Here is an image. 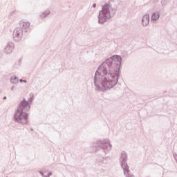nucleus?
I'll list each match as a JSON object with an SVG mask.
<instances>
[{"instance_id": "obj_20", "label": "nucleus", "mask_w": 177, "mask_h": 177, "mask_svg": "<svg viewBox=\"0 0 177 177\" xmlns=\"http://www.w3.org/2000/svg\"><path fill=\"white\" fill-rule=\"evenodd\" d=\"M13 89H15V87H14V86H12V87H11V91H13Z\"/></svg>"}, {"instance_id": "obj_1", "label": "nucleus", "mask_w": 177, "mask_h": 177, "mask_svg": "<svg viewBox=\"0 0 177 177\" xmlns=\"http://www.w3.org/2000/svg\"><path fill=\"white\" fill-rule=\"evenodd\" d=\"M122 58L113 55L105 60L95 73L93 82L95 91L105 92L118 84Z\"/></svg>"}, {"instance_id": "obj_6", "label": "nucleus", "mask_w": 177, "mask_h": 177, "mask_svg": "<svg viewBox=\"0 0 177 177\" xmlns=\"http://www.w3.org/2000/svg\"><path fill=\"white\" fill-rule=\"evenodd\" d=\"M26 34L23 30L17 27L14 30L12 33V38L16 42H19L23 38V35Z\"/></svg>"}, {"instance_id": "obj_14", "label": "nucleus", "mask_w": 177, "mask_h": 177, "mask_svg": "<svg viewBox=\"0 0 177 177\" xmlns=\"http://www.w3.org/2000/svg\"><path fill=\"white\" fill-rule=\"evenodd\" d=\"M32 100H34V95H32V96H30V97L27 101V102L30 106H31V104L32 103Z\"/></svg>"}, {"instance_id": "obj_2", "label": "nucleus", "mask_w": 177, "mask_h": 177, "mask_svg": "<svg viewBox=\"0 0 177 177\" xmlns=\"http://www.w3.org/2000/svg\"><path fill=\"white\" fill-rule=\"evenodd\" d=\"M117 10L113 8L110 4H104L102 6V10L100 11L98 15V24H104L109 21L111 17L115 15Z\"/></svg>"}, {"instance_id": "obj_17", "label": "nucleus", "mask_w": 177, "mask_h": 177, "mask_svg": "<svg viewBox=\"0 0 177 177\" xmlns=\"http://www.w3.org/2000/svg\"><path fill=\"white\" fill-rule=\"evenodd\" d=\"M52 175V172H48L47 176H44V177H49Z\"/></svg>"}, {"instance_id": "obj_23", "label": "nucleus", "mask_w": 177, "mask_h": 177, "mask_svg": "<svg viewBox=\"0 0 177 177\" xmlns=\"http://www.w3.org/2000/svg\"><path fill=\"white\" fill-rule=\"evenodd\" d=\"M110 1H114V0H110Z\"/></svg>"}, {"instance_id": "obj_18", "label": "nucleus", "mask_w": 177, "mask_h": 177, "mask_svg": "<svg viewBox=\"0 0 177 177\" xmlns=\"http://www.w3.org/2000/svg\"><path fill=\"white\" fill-rule=\"evenodd\" d=\"M39 174L40 175H42L43 177L45 176V175H44V173L42 171H39Z\"/></svg>"}, {"instance_id": "obj_16", "label": "nucleus", "mask_w": 177, "mask_h": 177, "mask_svg": "<svg viewBox=\"0 0 177 177\" xmlns=\"http://www.w3.org/2000/svg\"><path fill=\"white\" fill-rule=\"evenodd\" d=\"M19 82H25L26 83V82H27V80H23V79H20Z\"/></svg>"}, {"instance_id": "obj_22", "label": "nucleus", "mask_w": 177, "mask_h": 177, "mask_svg": "<svg viewBox=\"0 0 177 177\" xmlns=\"http://www.w3.org/2000/svg\"><path fill=\"white\" fill-rule=\"evenodd\" d=\"M3 99H4V100L6 99V96H4V97H3Z\"/></svg>"}, {"instance_id": "obj_9", "label": "nucleus", "mask_w": 177, "mask_h": 177, "mask_svg": "<svg viewBox=\"0 0 177 177\" xmlns=\"http://www.w3.org/2000/svg\"><path fill=\"white\" fill-rule=\"evenodd\" d=\"M15 48V44L13 42H8L7 46L4 48L5 53L9 54L12 53V50Z\"/></svg>"}, {"instance_id": "obj_5", "label": "nucleus", "mask_w": 177, "mask_h": 177, "mask_svg": "<svg viewBox=\"0 0 177 177\" xmlns=\"http://www.w3.org/2000/svg\"><path fill=\"white\" fill-rule=\"evenodd\" d=\"M94 147L97 149H102V150H104L105 153L110 151V150H111V147H113L111 144H110V140L107 139L97 141L94 145Z\"/></svg>"}, {"instance_id": "obj_15", "label": "nucleus", "mask_w": 177, "mask_h": 177, "mask_svg": "<svg viewBox=\"0 0 177 177\" xmlns=\"http://www.w3.org/2000/svg\"><path fill=\"white\" fill-rule=\"evenodd\" d=\"M161 5H162V6L167 5V0H162L161 1Z\"/></svg>"}, {"instance_id": "obj_11", "label": "nucleus", "mask_w": 177, "mask_h": 177, "mask_svg": "<svg viewBox=\"0 0 177 177\" xmlns=\"http://www.w3.org/2000/svg\"><path fill=\"white\" fill-rule=\"evenodd\" d=\"M159 19H160V12H154L152 14L151 20H153V21H157V20H158Z\"/></svg>"}, {"instance_id": "obj_19", "label": "nucleus", "mask_w": 177, "mask_h": 177, "mask_svg": "<svg viewBox=\"0 0 177 177\" xmlns=\"http://www.w3.org/2000/svg\"><path fill=\"white\" fill-rule=\"evenodd\" d=\"M93 8H96V3H94V4L93 5Z\"/></svg>"}, {"instance_id": "obj_13", "label": "nucleus", "mask_w": 177, "mask_h": 177, "mask_svg": "<svg viewBox=\"0 0 177 177\" xmlns=\"http://www.w3.org/2000/svg\"><path fill=\"white\" fill-rule=\"evenodd\" d=\"M10 82L12 84H17V82H19V79L16 76L11 77Z\"/></svg>"}, {"instance_id": "obj_10", "label": "nucleus", "mask_w": 177, "mask_h": 177, "mask_svg": "<svg viewBox=\"0 0 177 177\" xmlns=\"http://www.w3.org/2000/svg\"><path fill=\"white\" fill-rule=\"evenodd\" d=\"M149 23H150V15H149V14H146L142 17V24L144 27H146L147 26H149Z\"/></svg>"}, {"instance_id": "obj_7", "label": "nucleus", "mask_w": 177, "mask_h": 177, "mask_svg": "<svg viewBox=\"0 0 177 177\" xmlns=\"http://www.w3.org/2000/svg\"><path fill=\"white\" fill-rule=\"evenodd\" d=\"M28 103L29 102H28L27 100L24 98V100L19 103L17 110L27 113V111H29V110L31 109V106L30 104H28Z\"/></svg>"}, {"instance_id": "obj_8", "label": "nucleus", "mask_w": 177, "mask_h": 177, "mask_svg": "<svg viewBox=\"0 0 177 177\" xmlns=\"http://www.w3.org/2000/svg\"><path fill=\"white\" fill-rule=\"evenodd\" d=\"M17 28L21 30L25 34H27V32H30V22L21 21H19V26Z\"/></svg>"}, {"instance_id": "obj_21", "label": "nucleus", "mask_w": 177, "mask_h": 177, "mask_svg": "<svg viewBox=\"0 0 177 177\" xmlns=\"http://www.w3.org/2000/svg\"><path fill=\"white\" fill-rule=\"evenodd\" d=\"M102 163H104V158H102Z\"/></svg>"}, {"instance_id": "obj_4", "label": "nucleus", "mask_w": 177, "mask_h": 177, "mask_svg": "<svg viewBox=\"0 0 177 177\" xmlns=\"http://www.w3.org/2000/svg\"><path fill=\"white\" fill-rule=\"evenodd\" d=\"M14 120L19 124H28V113L17 109L14 115Z\"/></svg>"}, {"instance_id": "obj_12", "label": "nucleus", "mask_w": 177, "mask_h": 177, "mask_svg": "<svg viewBox=\"0 0 177 177\" xmlns=\"http://www.w3.org/2000/svg\"><path fill=\"white\" fill-rule=\"evenodd\" d=\"M50 14V11H49V10L44 11V12H41V14L40 15V17H41V19H44L45 17H46V16H48Z\"/></svg>"}, {"instance_id": "obj_3", "label": "nucleus", "mask_w": 177, "mask_h": 177, "mask_svg": "<svg viewBox=\"0 0 177 177\" xmlns=\"http://www.w3.org/2000/svg\"><path fill=\"white\" fill-rule=\"evenodd\" d=\"M128 160V153L127 152L123 151L121 153V156L120 158V161L121 164V167L124 171V175L126 177H135L132 173H131V170H129V166L127 163Z\"/></svg>"}]
</instances>
